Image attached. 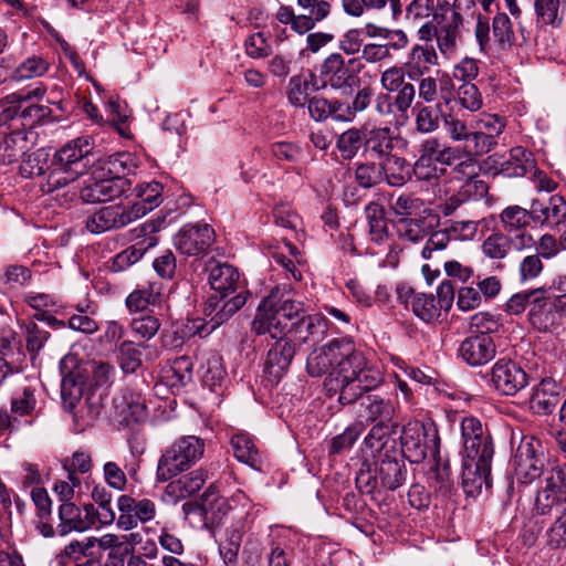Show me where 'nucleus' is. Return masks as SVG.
<instances>
[{"mask_svg":"<svg viewBox=\"0 0 566 566\" xmlns=\"http://www.w3.org/2000/svg\"><path fill=\"white\" fill-rule=\"evenodd\" d=\"M457 98L459 104L470 112H478L483 104L479 88L475 84L469 82L458 87Z\"/></svg>","mask_w":566,"mask_h":566,"instance_id":"0e129e2a","label":"nucleus"},{"mask_svg":"<svg viewBox=\"0 0 566 566\" xmlns=\"http://www.w3.org/2000/svg\"><path fill=\"white\" fill-rule=\"evenodd\" d=\"M441 118L447 136L451 142L459 144L455 147L461 155L478 156L476 145L482 143L480 139L483 137L475 134L474 127L470 129L467 123L453 113H441Z\"/></svg>","mask_w":566,"mask_h":566,"instance_id":"a211bd4d","label":"nucleus"},{"mask_svg":"<svg viewBox=\"0 0 566 566\" xmlns=\"http://www.w3.org/2000/svg\"><path fill=\"white\" fill-rule=\"evenodd\" d=\"M474 8L475 0H439L433 13L436 25L424 23L419 30L421 39L436 35L440 50L448 53L460 38L464 17L472 15Z\"/></svg>","mask_w":566,"mask_h":566,"instance_id":"20e7f679","label":"nucleus"},{"mask_svg":"<svg viewBox=\"0 0 566 566\" xmlns=\"http://www.w3.org/2000/svg\"><path fill=\"white\" fill-rule=\"evenodd\" d=\"M98 548L109 549L108 566H124L123 555H127L126 538L122 535L105 534L98 538Z\"/></svg>","mask_w":566,"mask_h":566,"instance_id":"864d4df0","label":"nucleus"},{"mask_svg":"<svg viewBox=\"0 0 566 566\" xmlns=\"http://www.w3.org/2000/svg\"><path fill=\"white\" fill-rule=\"evenodd\" d=\"M163 185L158 181L142 184L136 187L137 200L128 206L129 211H135L134 220L140 219L148 212L157 208L161 202Z\"/></svg>","mask_w":566,"mask_h":566,"instance_id":"4c0bfd02","label":"nucleus"},{"mask_svg":"<svg viewBox=\"0 0 566 566\" xmlns=\"http://www.w3.org/2000/svg\"><path fill=\"white\" fill-rule=\"evenodd\" d=\"M49 154L44 149H38L29 154L20 165V174L25 178L41 176L45 172L48 166Z\"/></svg>","mask_w":566,"mask_h":566,"instance_id":"052dcab7","label":"nucleus"},{"mask_svg":"<svg viewBox=\"0 0 566 566\" xmlns=\"http://www.w3.org/2000/svg\"><path fill=\"white\" fill-rule=\"evenodd\" d=\"M483 378L491 388L503 396H514L524 389L530 380L524 368L509 358L497 359Z\"/></svg>","mask_w":566,"mask_h":566,"instance_id":"1a4fd4ad","label":"nucleus"},{"mask_svg":"<svg viewBox=\"0 0 566 566\" xmlns=\"http://www.w3.org/2000/svg\"><path fill=\"white\" fill-rule=\"evenodd\" d=\"M533 168L532 153L523 147L512 148L509 159L501 164V172L506 177H523Z\"/></svg>","mask_w":566,"mask_h":566,"instance_id":"c03bdc74","label":"nucleus"},{"mask_svg":"<svg viewBox=\"0 0 566 566\" xmlns=\"http://www.w3.org/2000/svg\"><path fill=\"white\" fill-rule=\"evenodd\" d=\"M287 331L293 335L295 342L314 345L324 338L327 331V321L318 314L302 315L291 323Z\"/></svg>","mask_w":566,"mask_h":566,"instance_id":"a878e982","label":"nucleus"},{"mask_svg":"<svg viewBox=\"0 0 566 566\" xmlns=\"http://www.w3.org/2000/svg\"><path fill=\"white\" fill-rule=\"evenodd\" d=\"M366 123L359 127H350L338 135L336 147L344 159H353L365 147Z\"/></svg>","mask_w":566,"mask_h":566,"instance_id":"37998d69","label":"nucleus"},{"mask_svg":"<svg viewBox=\"0 0 566 566\" xmlns=\"http://www.w3.org/2000/svg\"><path fill=\"white\" fill-rule=\"evenodd\" d=\"M535 21L538 25L558 29L565 20L562 0H534Z\"/></svg>","mask_w":566,"mask_h":566,"instance_id":"a19ab883","label":"nucleus"},{"mask_svg":"<svg viewBox=\"0 0 566 566\" xmlns=\"http://www.w3.org/2000/svg\"><path fill=\"white\" fill-rule=\"evenodd\" d=\"M46 92L43 84H38L34 87H27L14 93L7 95V103L10 104L15 112L13 117V125L32 128L34 124L49 117L51 108L49 106L39 105L34 101L42 99Z\"/></svg>","mask_w":566,"mask_h":566,"instance_id":"6e6552de","label":"nucleus"},{"mask_svg":"<svg viewBox=\"0 0 566 566\" xmlns=\"http://www.w3.org/2000/svg\"><path fill=\"white\" fill-rule=\"evenodd\" d=\"M415 126L421 134H431L440 127V106L433 107L417 103L415 108Z\"/></svg>","mask_w":566,"mask_h":566,"instance_id":"3c124183","label":"nucleus"},{"mask_svg":"<svg viewBox=\"0 0 566 566\" xmlns=\"http://www.w3.org/2000/svg\"><path fill=\"white\" fill-rule=\"evenodd\" d=\"M560 402L559 387L553 379H543L533 388L530 408L537 415H551Z\"/></svg>","mask_w":566,"mask_h":566,"instance_id":"473e14b6","label":"nucleus"},{"mask_svg":"<svg viewBox=\"0 0 566 566\" xmlns=\"http://www.w3.org/2000/svg\"><path fill=\"white\" fill-rule=\"evenodd\" d=\"M355 178L364 188H371L382 182L380 164L373 160L357 165L355 169Z\"/></svg>","mask_w":566,"mask_h":566,"instance_id":"e2e57ef3","label":"nucleus"},{"mask_svg":"<svg viewBox=\"0 0 566 566\" xmlns=\"http://www.w3.org/2000/svg\"><path fill=\"white\" fill-rule=\"evenodd\" d=\"M159 300V294L154 292L151 287L136 289L128 294L125 305L130 313L143 312L149 305H155Z\"/></svg>","mask_w":566,"mask_h":566,"instance_id":"680f3d73","label":"nucleus"},{"mask_svg":"<svg viewBox=\"0 0 566 566\" xmlns=\"http://www.w3.org/2000/svg\"><path fill=\"white\" fill-rule=\"evenodd\" d=\"M548 292L545 286H539L528 291H522L513 294L505 304V312L510 315H518L523 313L526 307H532V300L536 298L537 295Z\"/></svg>","mask_w":566,"mask_h":566,"instance_id":"bf43d9fd","label":"nucleus"},{"mask_svg":"<svg viewBox=\"0 0 566 566\" xmlns=\"http://www.w3.org/2000/svg\"><path fill=\"white\" fill-rule=\"evenodd\" d=\"M438 63V55L433 48L428 45H416L406 63V74L410 81L420 80V77L430 73L431 66Z\"/></svg>","mask_w":566,"mask_h":566,"instance_id":"e433bc0d","label":"nucleus"},{"mask_svg":"<svg viewBox=\"0 0 566 566\" xmlns=\"http://www.w3.org/2000/svg\"><path fill=\"white\" fill-rule=\"evenodd\" d=\"M242 531L238 526L226 530L224 539L219 544V553L226 566H239V551L242 542Z\"/></svg>","mask_w":566,"mask_h":566,"instance_id":"09e8293b","label":"nucleus"},{"mask_svg":"<svg viewBox=\"0 0 566 566\" xmlns=\"http://www.w3.org/2000/svg\"><path fill=\"white\" fill-rule=\"evenodd\" d=\"M380 485L394 491L400 488L407 479V469L402 459L386 453L377 468Z\"/></svg>","mask_w":566,"mask_h":566,"instance_id":"c9c22d12","label":"nucleus"},{"mask_svg":"<svg viewBox=\"0 0 566 566\" xmlns=\"http://www.w3.org/2000/svg\"><path fill=\"white\" fill-rule=\"evenodd\" d=\"M458 353L468 365L481 366L495 357L496 346L491 335L475 334L462 340Z\"/></svg>","mask_w":566,"mask_h":566,"instance_id":"aec40b11","label":"nucleus"},{"mask_svg":"<svg viewBox=\"0 0 566 566\" xmlns=\"http://www.w3.org/2000/svg\"><path fill=\"white\" fill-rule=\"evenodd\" d=\"M513 247V239L504 232L490 234L482 243L483 253L494 260L504 259Z\"/></svg>","mask_w":566,"mask_h":566,"instance_id":"4d7b16f0","label":"nucleus"},{"mask_svg":"<svg viewBox=\"0 0 566 566\" xmlns=\"http://www.w3.org/2000/svg\"><path fill=\"white\" fill-rule=\"evenodd\" d=\"M157 226L153 221H147L134 230L136 238L145 237L144 240L136 242L124 251L115 255L112 269L120 272L138 262L147 250L155 247L158 239L154 235L157 232Z\"/></svg>","mask_w":566,"mask_h":566,"instance_id":"2eb2a0df","label":"nucleus"},{"mask_svg":"<svg viewBox=\"0 0 566 566\" xmlns=\"http://www.w3.org/2000/svg\"><path fill=\"white\" fill-rule=\"evenodd\" d=\"M208 479V471L205 468H199L177 480L170 481L164 491L165 501L176 504L181 500L192 496L200 491Z\"/></svg>","mask_w":566,"mask_h":566,"instance_id":"5701e85b","label":"nucleus"},{"mask_svg":"<svg viewBox=\"0 0 566 566\" xmlns=\"http://www.w3.org/2000/svg\"><path fill=\"white\" fill-rule=\"evenodd\" d=\"M304 304L292 300L286 286H275L259 304L252 321V331L256 335L270 334L271 337L285 335L287 323L304 315Z\"/></svg>","mask_w":566,"mask_h":566,"instance_id":"7ed1b4c3","label":"nucleus"},{"mask_svg":"<svg viewBox=\"0 0 566 566\" xmlns=\"http://www.w3.org/2000/svg\"><path fill=\"white\" fill-rule=\"evenodd\" d=\"M12 128L13 132L0 143V163L3 165L17 161L30 148L28 130L18 128V125H12Z\"/></svg>","mask_w":566,"mask_h":566,"instance_id":"58836bf2","label":"nucleus"},{"mask_svg":"<svg viewBox=\"0 0 566 566\" xmlns=\"http://www.w3.org/2000/svg\"><path fill=\"white\" fill-rule=\"evenodd\" d=\"M543 483L535 499V510L546 515L554 507L566 503V464L547 471Z\"/></svg>","mask_w":566,"mask_h":566,"instance_id":"9d476101","label":"nucleus"},{"mask_svg":"<svg viewBox=\"0 0 566 566\" xmlns=\"http://www.w3.org/2000/svg\"><path fill=\"white\" fill-rule=\"evenodd\" d=\"M381 170V181L391 187H402L412 176L410 163L400 156L390 154L379 160Z\"/></svg>","mask_w":566,"mask_h":566,"instance_id":"f704fd0d","label":"nucleus"},{"mask_svg":"<svg viewBox=\"0 0 566 566\" xmlns=\"http://www.w3.org/2000/svg\"><path fill=\"white\" fill-rule=\"evenodd\" d=\"M500 221L503 232L513 239L515 250H524L534 244L532 234L527 227L532 221L530 209L520 206H509L500 213Z\"/></svg>","mask_w":566,"mask_h":566,"instance_id":"f8f14e48","label":"nucleus"},{"mask_svg":"<svg viewBox=\"0 0 566 566\" xmlns=\"http://www.w3.org/2000/svg\"><path fill=\"white\" fill-rule=\"evenodd\" d=\"M365 213L369 226L370 239L376 243L384 242L388 237L384 207L378 202L371 201L366 206Z\"/></svg>","mask_w":566,"mask_h":566,"instance_id":"de8ad7c7","label":"nucleus"},{"mask_svg":"<svg viewBox=\"0 0 566 566\" xmlns=\"http://www.w3.org/2000/svg\"><path fill=\"white\" fill-rule=\"evenodd\" d=\"M359 411L360 418L367 422H390L396 413V407L389 397L378 394H369L359 397Z\"/></svg>","mask_w":566,"mask_h":566,"instance_id":"cd10ccee","label":"nucleus"},{"mask_svg":"<svg viewBox=\"0 0 566 566\" xmlns=\"http://www.w3.org/2000/svg\"><path fill=\"white\" fill-rule=\"evenodd\" d=\"M135 507H137L135 497L127 494L118 496L117 509L119 511V515L116 521L118 528L130 531L138 526L140 521L137 517V509Z\"/></svg>","mask_w":566,"mask_h":566,"instance_id":"5fc2aeb1","label":"nucleus"},{"mask_svg":"<svg viewBox=\"0 0 566 566\" xmlns=\"http://www.w3.org/2000/svg\"><path fill=\"white\" fill-rule=\"evenodd\" d=\"M463 442L462 488L467 495H478L482 486H490L494 444L490 431L474 417L461 422Z\"/></svg>","mask_w":566,"mask_h":566,"instance_id":"f03ea898","label":"nucleus"},{"mask_svg":"<svg viewBox=\"0 0 566 566\" xmlns=\"http://www.w3.org/2000/svg\"><path fill=\"white\" fill-rule=\"evenodd\" d=\"M419 156L444 166L453 165L461 156L458 147L442 144L437 137H429L421 142Z\"/></svg>","mask_w":566,"mask_h":566,"instance_id":"ea45409f","label":"nucleus"},{"mask_svg":"<svg viewBox=\"0 0 566 566\" xmlns=\"http://www.w3.org/2000/svg\"><path fill=\"white\" fill-rule=\"evenodd\" d=\"M400 444L403 457L412 463H420L428 457H439L440 438L433 424L409 421L402 427Z\"/></svg>","mask_w":566,"mask_h":566,"instance_id":"0eeeda50","label":"nucleus"},{"mask_svg":"<svg viewBox=\"0 0 566 566\" xmlns=\"http://www.w3.org/2000/svg\"><path fill=\"white\" fill-rule=\"evenodd\" d=\"M50 62L43 55H31L24 59L11 73L13 81H24L43 76L50 70Z\"/></svg>","mask_w":566,"mask_h":566,"instance_id":"a18cd8bd","label":"nucleus"},{"mask_svg":"<svg viewBox=\"0 0 566 566\" xmlns=\"http://www.w3.org/2000/svg\"><path fill=\"white\" fill-rule=\"evenodd\" d=\"M92 150L93 144L90 136L77 137L60 148L50 165L49 190L63 188L85 174L91 165L88 157Z\"/></svg>","mask_w":566,"mask_h":566,"instance_id":"39448f33","label":"nucleus"},{"mask_svg":"<svg viewBox=\"0 0 566 566\" xmlns=\"http://www.w3.org/2000/svg\"><path fill=\"white\" fill-rule=\"evenodd\" d=\"M59 517L57 532L65 536L73 531L88 530L96 521V510L92 504L84 505L82 510L72 502H64L60 505Z\"/></svg>","mask_w":566,"mask_h":566,"instance_id":"6ab92c4d","label":"nucleus"},{"mask_svg":"<svg viewBox=\"0 0 566 566\" xmlns=\"http://www.w3.org/2000/svg\"><path fill=\"white\" fill-rule=\"evenodd\" d=\"M206 270L209 272L208 280L211 287L219 292L221 297L235 292L239 287L240 274L232 265L211 259L207 262Z\"/></svg>","mask_w":566,"mask_h":566,"instance_id":"c756f323","label":"nucleus"},{"mask_svg":"<svg viewBox=\"0 0 566 566\" xmlns=\"http://www.w3.org/2000/svg\"><path fill=\"white\" fill-rule=\"evenodd\" d=\"M505 128V122L499 115L483 114L474 126L475 134L481 135L483 138L480 139L482 143L476 145L478 156H482L491 151L496 145V137Z\"/></svg>","mask_w":566,"mask_h":566,"instance_id":"72a5a7b5","label":"nucleus"},{"mask_svg":"<svg viewBox=\"0 0 566 566\" xmlns=\"http://www.w3.org/2000/svg\"><path fill=\"white\" fill-rule=\"evenodd\" d=\"M201 377L203 384L210 389L221 385L226 377V370L218 355H212L207 359L206 366L202 367Z\"/></svg>","mask_w":566,"mask_h":566,"instance_id":"69168bd1","label":"nucleus"},{"mask_svg":"<svg viewBox=\"0 0 566 566\" xmlns=\"http://www.w3.org/2000/svg\"><path fill=\"white\" fill-rule=\"evenodd\" d=\"M36 388L24 385L17 389L11 399V411L19 416H31L36 408Z\"/></svg>","mask_w":566,"mask_h":566,"instance_id":"603ef678","label":"nucleus"},{"mask_svg":"<svg viewBox=\"0 0 566 566\" xmlns=\"http://www.w3.org/2000/svg\"><path fill=\"white\" fill-rule=\"evenodd\" d=\"M382 381L381 371L368 365L366 357L356 349L350 338L342 337L332 378L325 380L327 391L331 395L338 394V401L342 405H350L363 394L378 388Z\"/></svg>","mask_w":566,"mask_h":566,"instance_id":"f257e3e1","label":"nucleus"},{"mask_svg":"<svg viewBox=\"0 0 566 566\" xmlns=\"http://www.w3.org/2000/svg\"><path fill=\"white\" fill-rule=\"evenodd\" d=\"M532 301V307L527 313L532 327L538 332L547 333L560 325L558 314H556L555 308L552 306L547 292L537 295Z\"/></svg>","mask_w":566,"mask_h":566,"instance_id":"2f4dec72","label":"nucleus"},{"mask_svg":"<svg viewBox=\"0 0 566 566\" xmlns=\"http://www.w3.org/2000/svg\"><path fill=\"white\" fill-rule=\"evenodd\" d=\"M231 446L235 458L250 467H256L260 463L259 451L248 433L239 432L232 436Z\"/></svg>","mask_w":566,"mask_h":566,"instance_id":"8fccbe9b","label":"nucleus"},{"mask_svg":"<svg viewBox=\"0 0 566 566\" xmlns=\"http://www.w3.org/2000/svg\"><path fill=\"white\" fill-rule=\"evenodd\" d=\"M476 157L467 154L461 155L458 159L461 161L453 169L457 178L464 179L461 193L467 197H481L488 190L486 184L478 178Z\"/></svg>","mask_w":566,"mask_h":566,"instance_id":"7c9ffc66","label":"nucleus"},{"mask_svg":"<svg viewBox=\"0 0 566 566\" xmlns=\"http://www.w3.org/2000/svg\"><path fill=\"white\" fill-rule=\"evenodd\" d=\"M389 208L399 220L416 218L424 210V202L413 193L402 192L391 198Z\"/></svg>","mask_w":566,"mask_h":566,"instance_id":"49530a36","label":"nucleus"},{"mask_svg":"<svg viewBox=\"0 0 566 566\" xmlns=\"http://www.w3.org/2000/svg\"><path fill=\"white\" fill-rule=\"evenodd\" d=\"M136 210L129 211L128 206L112 205L103 207L86 219V229L95 234L119 229L134 222Z\"/></svg>","mask_w":566,"mask_h":566,"instance_id":"dca6fc26","label":"nucleus"},{"mask_svg":"<svg viewBox=\"0 0 566 566\" xmlns=\"http://www.w3.org/2000/svg\"><path fill=\"white\" fill-rule=\"evenodd\" d=\"M214 241V230L209 224H192L181 228L174 238L176 249L188 256L206 253Z\"/></svg>","mask_w":566,"mask_h":566,"instance_id":"ddd939ff","label":"nucleus"},{"mask_svg":"<svg viewBox=\"0 0 566 566\" xmlns=\"http://www.w3.org/2000/svg\"><path fill=\"white\" fill-rule=\"evenodd\" d=\"M364 67L357 57L347 61L339 53H333L326 57L322 65V75L335 90H350L357 82V74Z\"/></svg>","mask_w":566,"mask_h":566,"instance_id":"9b49d317","label":"nucleus"},{"mask_svg":"<svg viewBox=\"0 0 566 566\" xmlns=\"http://www.w3.org/2000/svg\"><path fill=\"white\" fill-rule=\"evenodd\" d=\"M430 226L424 218L399 220V237L411 243H418L430 234Z\"/></svg>","mask_w":566,"mask_h":566,"instance_id":"13d9d810","label":"nucleus"},{"mask_svg":"<svg viewBox=\"0 0 566 566\" xmlns=\"http://www.w3.org/2000/svg\"><path fill=\"white\" fill-rule=\"evenodd\" d=\"M530 212L535 223L557 226L566 218V201L557 195L551 196L547 201L534 199Z\"/></svg>","mask_w":566,"mask_h":566,"instance_id":"c85d7f7f","label":"nucleus"},{"mask_svg":"<svg viewBox=\"0 0 566 566\" xmlns=\"http://www.w3.org/2000/svg\"><path fill=\"white\" fill-rule=\"evenodd\" d=\"M538 442L522 441L514 457V473L521 483L528 484L544 472V458L536 451Z\"/></svg>","mask_w":566,"mask_h":566,"instance_id":"f3484780","label":"nucleus"},{"mask_svg":"<svg viewBox=\"0 0 566 566\" xmlns=\"http://www.w3.org/2000/svg\"><path fill=\"white\" fill-rule=\"evenodd\" d=\"M397 294L400 301L411 307L413 314L426 323L438 319L442 308L436 301L434 295L426 293H415L410 286L398 285Z\"/></svg>","mask_w":566,"mask_h":566,"instance_id":"4be33fe9","label":"nucleus"},{"mask_svg":"<svg viewBox=\"0 0 566 566\" xmlns=\"http://www.w3.org/2000/svg\"><path fill=\"white\" fill-rule=\"evenodd\" d=\"M493 35L502 48H510L514 41V32L507 14L497 13L492 23Z\"/></svg>","mask_w":566,"mask_h":566,"instance_id":"774afa93","label":"nucleus"},{"mask_svg":"<svg viewBox=\"0 0 566 566\" xmlns=\"http://www.w3.org/2000/svg\"><path fill=\"white\" fill-rule=\"evenodd\" d=\"M114 403L119 415L128 422H139L146 418L145 401L139 394L125 389L120 396L114 398Z\"/></svg>","mask_w":566,"mask_h":566,"instance_id":"79ce46f5","label":"nucleus"},{"mask_svg":"<svg viewBox=\"0 0 566 566\" xmlns=\"http://www.w3.org/2000/svg\"><path fill=\"white\" fill-rule=\"evenodd\" d=\"M340 338H335L328 344L314 349L307 357L306 369L312 377H322L328 375L332 378V371L335 369L338 358Z\"/></svg>","mask_w":566,"mask_h":566,"instance_id":"bb28decb","label":"nucleus"},{"mask_svg":"<svg viewBox=\"0 0 566 566\" xmlns=\"http://www.w3.org/2000/svg\"><path fill=\"white\" fill-rule=\"evenodd\" d=\"M130 181L120 176L108 179H88L80 190V198L85 203H97L114 200L130 189Z\"/></svg>","mask_w":566,"mask_h":566,"instance_id":"4468645a","label":"nucleus"},{"mask_svg":"<svg viewBox=\"0 0 566 566\" xmlns=\"http://www.w3.org/2000/svg\"><path fill=\"white\" fill-rule=\"evenodd\" d=\"M361 431L363 429L358 423L348 426L344 432L332 439L329 453L340 454L349 450L360 436Z\"/></svg>","mask_w":566,"mask_h":566,"instance_id":"338daca9","label":"nucleus"},{"mask_svg":"<svg viewBox=\"0 0 566 566\" xmlns=\"http://www.w3.org/2000/svg\"><path fill=\"white\" fill-rule=\"evenodd\" d=\"M277 337L279 339L269 349L265 360V371L275 381H279L289 369L296 352L291 338L283 335Z\"/></svg>","mask_w":566,"mask_h":566,"instance_id":"393cba45","label":"nucleus"},{"mask_svg":"<svg viewBox=\"0 0 566 566\" xmlns=\"http://www.w3.org/2000/svg\"><path fill=\"white\" fill-rule=\"evenodd\" d=\"M364 156L373 160H381L392 154L397 136L388 126L366 123Z\"/></svg>","mask_w":566,"mask_h":566,"instance_id":"412c9836","label":"nucleus"},{"mask_svg":"<svg viewBox=\"0 0 566 566\" xmlns=\"http://www.w3.org/2000/svg\"><path fill=\"white\" fill-rule=\"evenodd\" d=\"M146 348V346H143ZM142 346L132 340H124L118 346V361L124 373H135L143 364Z\"/></svg>","mask_w":566,"mask_h":566,"instance_id":"6e6d98bb","label":"nucleus"},{"mask_svg":"<svg viewBox=\"0 0 566 566\" xmlns=\"http://www.w3.org/2000/svg\"><path fill=\"white\" fill-rule=\"evenodd\" d=\"M205 452V441L197 436H184L170 444L158 460L156 476L166 482L188 470Z\"/></svg>","mask_w":566,"mask_h":566,"instance_id":"423d86ee","label":"nucleus"},{"mask_svg":"<svg viewBox=\"0 0 566 566\" xmlns=\"http://www.w3.org/2000/svg\"><path fill=\"white\" fill-rule=\"evenodd\" d=\"M248 503L249 500L241 491L235 492L230 499L220 496L209 488L203 493V524L212 527L219 524L232 509V503Z\"/></svg>","mask_w":566,"mask_h":566,"instance_id":"b1692460","label":"nucleus"}]
</instances>
